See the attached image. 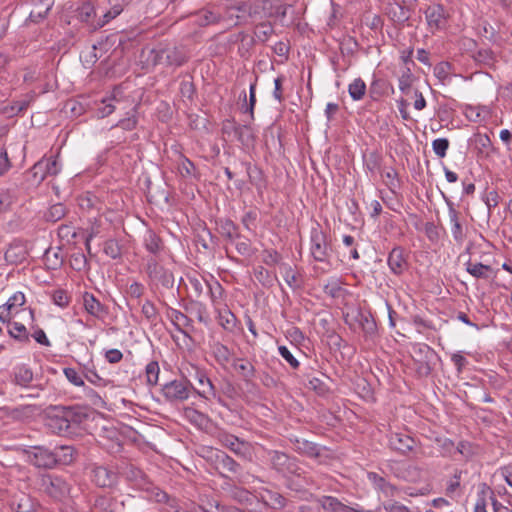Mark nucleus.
<instances>
[{
	"instance_id": "nucleus-1",
	"label": "nucleus",
	"mask_w": 512,
	"mask_h": 512,
	"mask_svg": "<svg viewBox=\"0 0 512 512\" xmlns=\"http://www.w3.org/2000/svg\"><path fill=\"white\" fill-rule=\"evenodd\" d=\"M80 422L81 414L71 406H50L45 418L47 429L59 436L71 434L73 426H78Z\"/></svg>"
},
{
	"instance_id": "nucleus-2",
	"label": "nucleus",
	"mask_w": 512,
	"mask_h": 512,
	"mask_svg": "<svg viewBox=\"0 0 512 512\" xmlns=\"http://www.w3.org/2000/svg\"><path fill=\"white\" fill-rule=\"evenodd\" d=\"M409 354L419 377L429 376L440 359L436 351L425 343L411 344Z\"/></svg>"
},
{
	"instance_id": "nucleus-3",
	"label": "nucleus",
	"mask_w": 512,
	"mask_h": 512,
	"mask_svg": "<svg viewBox=\"0 0 512 512\" xmlns=\"http://www.w3.org/2000/svg\"><path fill=\"white\" fill-rule=\"evenodd\" d=\"M40 490L55 501H63L69 497L71 484L63 476L44 474L40 478Z\"/></svg>"
},
{
	"instance_id": "nucleus-4",
	"label": "nucleus",
	"mask_w": 512,
	"mask_h": 512,
	"mask_svg": "<svg viewBox=\"0 0 512 512\" xmlns=\"http://www.w3.org/2000/svg\"><path fill=\"white\" fill-rule=\"evenodd\" d=\"M25 303V295L22 292L14 293L5 304L0 306V320H10L17 316L25 320H33L34 313L32 309L25 307Z\"/></svg>"
},
{
	"instance_id": "nucleus-5",
	"label": "nucleus",
	"mask_w": 512,
	"mask_h": 512,
	"mask_svg": "<svg viewBox=\"0 0 512 512\" xmlns=\"http://www.w3.org/2000/svg\"><path fill=\"white\" fill-rule=\"evenodd\" d=\"M248 2L245 0H228L224 12L221 14L222 24L234 27L246 24L249 21Z\"/></svg>"
},
{
	"instance_id": "nucleus-6",
	"label": "nucleus",
	"mask_w": 512,
	"mask_h": 512,
	"mask_svg": "<svg viewBox=\"0 0 512 512\" xmlns=\"http://www.w3.org/2000/svg\"><path fill=\"white\" fill-rule=\"evenodd\" d=\"M215 438L219 444L229 449L236 456L243 459H250L252 456V445L250 442L240 439L239 437L228 433L224 430H219Z\"/></svg>"
},
{
	"instance_id": "nucleus-7",
	"label": "nucleus",
	"mask_w": 512,
	"mask_h": 512,
	"mask_svg": "<svg viewBox=\"0 0 512 512\" xmlns=\"http://www.w3.org/2000/svg\"><path fill=\"white\" fill-rule=\"evenodd\" d=\"M146 274L152 286H161L166 289L173 288L174 286V276L172 272L160 265L155 257H149L147 259Z\"/></svg>"
},
{
	"instance_id": "nucleus-8",
	"label": "nucleus",
	"mask_w": 512,
	"mask_h": 512,
	"mask_svg": "<svg viewBox=\"0 0 512 512\" xmlns=\"http://www.w3.org/2000/svg\"><path fill=\"white\" fill-rule=\"evenodd\" d=\"M330 245L326 234L320 228H312L310 233V254L317 262H328Z\"/></svg>"
},
{
	"instance_id": "nucleus-9",
	"label": "nucleus",
	"mask_w": 512,
	"mask_h": 512,
	"mask_svg": "<svg viewBox=\"0 0 512 512\" xmlns=\"http://www.w3.org/2000/svg\"><path fill=\"white\" fill-rule=\"evenodd\" d=\"M268 458L273 469L282 474H297L299 466L297 460L288 454L271 450L268 452Z\"/></svg>"
},
{
	"instance_id": "nucleus-10",
	"label": "nucleus",
	"mask_w": 512,
	"mask_h": 512,
	"mask_svg": "<svg viewBox=\"0 0 512 512\" xmlns=\"http://www.w3.org/2000/svg\"><path fill=\"white\" fill-rule=\"evenodd\" d=\"M192 386L184 380H173L162 387V394L169 402H182L188 399Z\"/></svg>"
},
{
	"instance_id": "nucleus-11",
	"label": "nucleus",
	"mask_w": 512,
	"mask_h": 512,
	"mask_svg": "<svg viewBox=\"0 0 512 512\" xmlns=\"http://www.w3.org/2000/svg\"><path fill=\"white\" fill-rule=\"evenodd\" d=\"M446 204L448 207L452 237L457 244L461 245L466 239L465 219L462 217L461 213L456 210L452 201L446 199Z\"/></svg>"
},
{
	"instance_id": "nucleus-12",
	"label": "nucleus",
	"mask_w": 512,
	"mask_h": 512,
	"mask_svg": "<svg viewBox=\"0 0 512 512\" xmlns=\"http://www.w3.org/2000/svg\"><path fill=\"white\" fill-rule=\"evenodd\" d=\"M466 271L476 279H491L496 277L498 269L490 262H480L473 254L465 263Z\"/></svg>"
},
{
	"instance_id": "nucleus-13",
	"label": "nucleus",
	"mask_w": 512,
	"mask_h": 512,
	"mask_svg": "<svg viewBox=\"0 0 512 512\" xmlns=\"http://www.w3.org/2000/svg\"><path fill=\"white\" fill-rule=\"evenodd\" d=\"M425 17L429 29L434 32L446 27L448 14L440 4H433L427 7Z\"/></svg>"
},
{
	"instance_id": "nucleus-14",
	"label": "nucleus",
	"mask_w": 512,
	"mask_h": 512,
	"mask_svg": "<svg viewBox=\"0 0 512 512\" xmlns=\"http://www.w3.org/2000/svg\"><path fill=\"white\" fill-rule=\"evenodd\" d=\"M30 462L39 468L51 469L56 466L54 452L41 446L32 447L29 452Z\"/></svg>"
},
{
	"instance_id": "nucleus-15",
	"label": "nucleus",
	"mask_w": 512,
	"mask_h": 512,
	"mask_svg": "<svg viewBox=\"0 0 512 512\" xmlns=\"http://www.w3.org/2000/svg\"><path fill=\"white\" fill-rule=\"evenodd\" d=\"M93 482L101 488H111L118 482V474L106 466H95L92 470Z\"/></svg>"
},
{
	"instance_id": "nucleus-16",
	"label": "nucleus",
	"mask_w": 512,
	"mask_h": 512,
	"mask_svg": "<svg viewBox=\"0 0 512 512\" xmlns=\"http://www.w3.org/2000/svg\"><path fill=\"white\" fill-rule=\"evenodd\" d=\"M388 443L392 450L406 454L413 449L415 441L405 433L392 432L389 435Z\"/></svg>"
},
{
	"instance_id": "nucleus-17",
	"label": "nucleus",
	"mask_w": 512,
	"mask_h": 512,
	"mask_svg": "<svg viewBox=\"0 0 512 512\" xmlns=\"http://www.w3.org/2000/svg\"><path fill=\"white\" fill-rule=\"evenodd\" d=\"M171 334L172 338L179 344L183 342L185 346H189V341H195V335L193 327L190 325V322H183V325H180L179 322L173 321L170 322Z\"/></svg>"
},
{
	"instance_id": "nucleus-18",
	"label": "nucleus",
	"mask_w": 512,
	"mask_h": 512,
	"mask_svg": "<svg viewBox=\"0 0 512 512\" xmlns=\"http://www.w3.org/2000/svg\"><path fill=\"white\" fill-rule=\"evenodd\" d=\"M215 465L216 469L219 470V474L225 477L224 472L237 474L241 470V465L235 461L231 456L223 451H217L215 454Z\"/></svg>"
},
{
	"instance_id": "nucleus-19",
	"label": "nucleus",
	"mask_w": 512,
	"mask_h": 512,
	"mask_svg": "<svg viewBox=\"0 0 512 512\" xmlns=\"http://www.w3.org/2000/svg\"><path fill=\"white\" fill-rule=\"evenodd\" d=\"M9 506L15 512H33L36 502L30 495L20 492L12 496Z\"/></svg>"
},
{
	"instance_id": "nucleus-20",
	"label": "nucleus",
	"mask_w": 512,
	"mask_h": 512,
	"mask_svg": "<svg viewBox=\"0 0 512 512\" xmlns=\"http://www.w3.org/2000/svg\"><path fill=\"white\" fill-rule=\"evenodd\" d=\"M261 11L265 19H280L282 20L287 13V7L278 0H263Z\"/></svg>"
},
{
	"instance_id": "nucleus-21",
	"label": "nucleus",
	"mask_w": 512,
	"mask_h": 512,
	"mask_svg": "<svg viewBox=\"0 0 512 512\" xmlns=\"http://www.w3.org/2000/svg\"><path fill=\"white\" fill-rule=\"evenodd\" d=\"M231 365L245 382H251L255 378L256 369L247 359L235 358Z\"/></svg>"
},
{
	"instance_id": "nucleus-22",
	"label": "nucleus",
	"mask_w": 512,
	"mask_h": 512,
	"mask_svg": "<svg viewBox=\"0 0 512 512\" xmlns=\"http://www.w3.org/2000/svg\"><path fill=\"white\" fill-rule=\"evenodd\" d=\"M293 448L299 454L305 455L310 458H318L320 456V449L317 444L310 442L306 439L295 438L291 440Z\"/></svg>"
},
{
	"instance_id": "nucleus-23",
	"label": "nucleus",
	"mask_w": 512,
	"mask_h": 512,
	"mask_svg": "<svg viewBox=\"0 0 512 512\" xmlns=\"http://www.w3.org/2000/svg\"><path fill=\"white\" fill-rule=\"evenodd\" d=\"M388 266L390 270L396 275H400L404 272L407 267V262L404 258L403 250L401 248L396 247L389 253Z\"/></svg>"
},
{
	"instance_id": "nucleus-24",
	"label": "nucleus",
	"mask_w": 512,
	"mask_h": 512,
	"mask_svg": "<svg viewBox=\"0 0 512 512\" xmlns=\"http://www.w3.org/2000/svg\"><path fill=\"white\" fill-rule=\"evenodd\" d=\"M319 505L326 512H354V509L340 502L333 496H322L317 499Z\"/></svg>"
},
{
	"instance_id": "nucleus-25",
	"label": "nucleus",
	"mask_w": 512,
	"mask_h": 512,
	"mask_svg": "<svg viewBox=\"0 0 512 512\" xmlns=\"http://www.w3.org/2000/svg\"><path fill=\"white\" fill-rule=\"evenodd\" d=\"M386 12L388 16L397 23H404L409 20L411 17V11L408 6L400 4V3H390Z\"/></svg>"
},
{
	"instance_id": "nucleus-26",
	"label": "nucleus",
	"mask_w": 512,
	"mask_h": 512,
	"mask_svg": "<svg viewBox=\"0 0 512 512\" xmlns=\"http://www.w3.org/2000/svg\"><path fill=\"white\" fill-rule=\"evenodd\" d=\"M491 111L487 106L467 105L464 109L465 117L475 123L485 122L490 117Z\"/></svg>"
},
{
	"instance_id": "nucleus-27",
	"label": "nucleus",
	"mask_w": 512,
	"mask_h": 512,
	"mask_svg": "<svg viewBox=\"0 0 512 512\" xmlns=\"http://www.w3.org/2000/svg\"><path fill=\"white\" fill-rule=\"evenodd\" d=\"M83 304L86 311L93 317L104 318L106 315L105 307L90 293L83 294Z\"/></svg>"
},
{
	"instance_id": "nucleus-28",
	"label": "nucleus",
	"mask_w": 512,
	"mask_h": 512,
	"mask_svg": "<svg viewBox=\"0 0 512 512\" xmlns=\"http://www.w3.org/2000/svg\"><path fill=\"white\" fill-rule=\"evenodd\" d=\"M280 269L284 281L291 289L297 290L302 287L301 275L291 265L282 264Z\"/></svg>"
},
{
	"instance_id": "nucleus-29",
	"label": "nucleus",
	"mask_w": 512,
	"mask_h": 512,
	"mask_svg": "<svg viewBox=\"0 0 512 512\" xmlns=\"http://www.w3.org/2000/svg\"><path fill=\"white\" fill-rule=\"evenodd\" d=\"M126 477L132 481L135 486L142 490L150 489V481L146 474L137 467L130 466L126 470Z\"/></svg>"
},
{
	"instance_id": "nucleus-30",
	"label": "nucleus",
	"mask_w": 512,
	"mask_h": 512,
	"mask_svg": "<svg viewBox=\"0 0 512 512\" xmlns=\"http://www.w3.org/2000/svg\"><path fill=\"white\" fill-rule=\"evenodd\" d=\"M35 92H29L21 96L19 99L13 101L10 107L5 108V112L10 116L17 115L26 110L29 105L35 100Z\"/></svg>"
},
{
	"instance_id": "nucleus-31",
	"label": "nucleus",
	"mask_w": 512,
	"mask_h": 512,
	"mask_svg": "<svg viewBox=\"0 0 512 512\" xmlns=\"http://www.w3.org/2000/svg\"><path fill=\"white\" fill-rule=\"evenodd\" d=\"M184 416L191 424L195 425L199 429H206L211 423V420L207 415L194 408H186L184 410Z\"/></svg>"
},
{
	"instance_id": "nucleus-32",
	"label": "nucleus",
	"mask_w": 512,
	"mask_h": 512,
	"mask_svg": "<svg viewBox=\"0 0 512 512\" xmlns=\"http://www.w3.org/2000/svg\"><path fill=\"white\" fill-rule=\"evenodd\" d=\"M33 381V371L27 365H19L14 368L13 383L21 387H28Z\"/></svg>"
},
{
	"instance_id": "nucleus-33",
	"label": "nucleus",
	"mask_w": 512,
	"mask_h": 512,
	"mask_svg": "<svg viewBox=\"0 0 512 512\" xmlns=\"http://www.w3.org/2000/svg\"><path fill=\"white\" fill-rule=\"evenodd\" d=\"M212 354L218 364L222 367H226L228 364H232V361L234 360L232 358V352L229 350V348L219 342L212 346Z\"/></svg>"
},
{
	"instance_id": "nucleus-34",
	"label": "nucleus",
	"mask_w": 512,
	"mask_h": 512,
	"mask_svg": "<svg viewBox=\"0 0 512 512\" xmlns=\"http://www.w3.org/2000/svg\"><path fill=\"white\" fill-rule=\"evenodd\" d=\"M354 332H362L366 339H373L378 331L377 322H347Z\"/></svg>"
},
{
	"instance_id": "nucleus-35",
	"label": "nucleus",
	"mask_w": 512,
	"mask_h": 512,
	"mask_svg": "<svg viewBox=\"0 0 512 512\" xmlns=\"http://www.w3.org/2000/svg\"><path fill=\"white\" fill-rule=\"evenodd\" d=\"M143 241L146 250L153 255H157L163 249L161 238L152 230L146 231Z\"/></svg>"
},
{
	"instance_id": "nucleus-36",
	"label": "nucleus",
	"mask_w": 512,
	"mask_h": 512,
	"mask_svg": "<svg viewBox=\"0 0 512 512\" xmlns=\"http://www.w3.org/2000/svg\"><path fill=\"white\" fill-rule=\"evenodd\" d=\"M263 502L273 509H281L286 505V499L280 493L264 489L261 494Z\"/></svg>"
},
{
	"instance_id": "nucleus-37",
	"label": "nucleus",
	"mask_w": 512,
	"mask_h": 512,
	"mask_svg": "<svg viewBox=\"0 0 512 512\" xmlns=\"http://www.w3.org/2000/svg\"><path fill=\"white\" fill-rule=\"evenodd\" d=\"M54 456L56 458V465L62 464V465H68L73 462L74 460V453L75 450L72 446L68 445H62L56 447L54 450Z\"/></svg>"
},
{
	"instance_id": "nucleus-38",
	"label": "nucleus",
	"mask_w": 512,
	"mask_h": 512,
	"mask_svg": "<svg viewBox=\"0 0 512 512\" xmlns=\"http://www.w3.org/2000/svg\"><path fill=\"white\" fill-rule=\"evenodd\" d=\"M324 293L332 298H340L344 294L342 281L339 278L331 277L323 287Z\"/></svg>"
},
{
	"instance_id": "nucleus-39",
	"label": "nucleus",
	"mask_w": 512,
	"mask_h": 512,
	"mask_svg": "<svg viewBox=\"0 0 512 512\" xmlns=\"http://www.w3.org/2000/svg\"><path fill=\"white\" fill-rule=\"evenodd\" d=\"M164 55L166 65L181 66L186 61L185 55L176 47L165 48Z\"/></svg>"
},
{
	"instance_id": "nucleus-40",
	"label": "nucleus",
	"mask_w": 512,
	"mask_h": 512,
	"mask_svg": "<svg viewBox=\"0 0 512 512\" xmlns=\"http://www.w3.org/2000/svg\"><path fill=\"white\" fill-rule=\"evenodd\" d=\"M273 33L274 27L270 21L260 22L259 24L256 25L254 30L255 38L262 43L268 41V39L272 36Z\"/></svg>"
},
{
	"instance_id": "nucleus-41",
	"label": "nucleus",
	"mask_w": 512,
	"mask_h": 512,
	"mask_svg": "<svg viewBox=\"0 0 512 512\" xmlns=\"http://www.w3.org/2000/svg\"><path fill=\"white\" fill-rule=\"evenodd\" d=\"M348 92L354 101L361 100L366 93L365 82L361 78L354 79L348 86Z\"/></svg>"
},
{
	"instance_id": "nucleus-42",
	"label": "nucleus",
	"mask_w": 512,
	"mask_h": 512,
	"mask_svg": "<svg viewBox=\"0 0 512 512\" xmlns=\"http://www.w3.org/2000/svg\"><path fill=\"white\" fill-rule=\"evenodd\" d=\"M493 495V492L486 484H482L481 488L477 493V500L474 507V512H487V497L488 495Z\"/></svg>"
},
{
	"instance_id": "nucleus-43",
	"label": "nucleus",
	"mask_w": 512,
	"mask_h": 512,
	"mask_svg": "<svg viewBox=\"0 0 512 512\" xmlns=\"http://www.w3.org/2000/svg\"><path fill=\"white\" fill-rule=\"evenodd\" d=\"M10 335L19 340L27 341L29 339V333L26 327L20 322H7Z\"/></svg>"
},
{
	"instance_id": "nucleus-44",
	"label": "nucleus",
	"mask_w": 512,
	"mask_h": 512,
	"mask_svg": "<svg viewBox=\"0 0 512 512\" xmlns=\"http://www.w3.org/2000/svg\"><path fill=\"white\" fill-rule=\"evenodd\" d=\"M45 162L44 170L40 177L39 182L43 181L47 176H55L60 172V166L58 164L57 157H51L47 159H42Z\"/></svg>"
},
{
	"instance_id": "nucleus-45",
	"label": "nucleus",
	"mask_w": 512,
	"mask_h": 512,
	"mask_svg": "<svg viewBox=\"0 0 512 512\" xmlns=\"http://www.w3.org/2000/svg\"><path fill=\"white\" fill-rule=\"evenodd\" d=\"M474 142L480 153L489 155L493 151L492 141L487 134H476Z\"/></svg>"
},
{
	"instance_id": "nucleus-46",
	"label": "nucleus",
	"mask_w": 512,
	"mask_h": 512,
	"mask_svg": "<svg viewBox=\"0 0 512 512\" xmlns=\"http://www.w3.org/2000/svg\"><path fill=\"white\" fill-rule=\"evenodd\" d=\"M178 171L182 177L191 178L196 174V168L194 164L185 156L180 155V161L178 163Z\"/></svg>"
},
{
	"instance_id": "nucleus-47",
	"label": "nucleus",
	"mask_w": 512,
	"mask_h": 512,
	"mask_svg": "<svg viewBox=\"0 0 512 512\" xmlns=\"http://www.w3.org/2000/svg\"><path fill=\"white\" fill-rule=\"evenodd\" d=\"M437 446L441 449V455L444 457H450L454 453L455 443L453 440L447 437H435L434 439Z\"/></svg>"
},
{
	"instance_id": "nucleus-48",
	"label": "nucleus",
	"mask_w": 512,
	"mask_h": 512,
	"mask_svg": "<svg viewBox=\"0 0 512 512\" xmlns=\"http://www.w3.org/2000/svg\"><path fill=\"white\" fill-rule=\"evenodd\" d=\"M159 372L160 368L157 361H151L146 365L145 374L148 385L155 386L158 383Z\"/></svg>"
},
{
	"instance_id": "nucleus-49",
	"label": "nucleus",
	"mask_w": 512,
	"mask_h": 512,
	"mask_svg": "<svg viewBox=\"0 0 512 512\" xmlns=\"http://www.w3.org/2000/svg\"><path fill=\"white\" fill-rule=\"evenodd\" d=\"M114 102H118L116 93L102 100V106L98 108V115L101 118L107 117L115 111Z\"/></svg>"
},
{
	"instance_id": "nucleus-50",
	"label": "nucleus",
	"mask_w": 512,
	"mask_h": 512,
	"mask_svg": "<svg viewBox=\"0 0 512 512\" xmlns=\"http://www.w3.org/2000/svg\"><path fill=\"white\" fill-rule=\"evenodd\" d=\"M248 14H249V20L252 21H260L265 19L263 12L261 11V5H263V0H254L250 1L248 0Z\"/></svg>"
},
{
	"instance_id": "nucleus-51",
	"label": "nucleus",
	"mask_w": 512,
	"mask_h": 512,
	"mask_svg": "<svg viewBox=\"0 0 512 512\" xmlns=\"http://www.w3.org/2000/svg\"><path fill=\"white\" fill-rule=\"evenodd\" d=\"M95 15V8L90 2L83 3L77 10V17L81 22L90 23Z\"/></svg>"
},
{
	"instance_id": "nucleus-52",
	"label": "nucleus",
	"mask_w": 512,
	"mask_h": 512,
	"mask_svg": "<svg viewBox=\"0 0 512 512\" xmlns=\"http://www.w3.org/2000/svg\"><path fill=\"white\" fill-rule=\"evenodd\" d=\"M51 300L55 305L64 308L70 303L71 297L66 290L57 289L51 293Z\"/></svg>"
},
{
	"instance_id": "nucleus-53",
	"label": "nucleus",
	"mask_w": 512,
	"mask_h": 512,
	"mask_svg": "<svg viewBox=\"0 0 512 512\" xmlns=\"http://www.w3.org/2000/svg\"><path fill=\"white\" fill-rule=\"evenodd\" d=\"M137 122L138 120L136 117V108L134 107L131 112L128 113V117L119 120L115 126L120 127L126 131H131L136 128Z\"/></svg>"
},
{
	"instance_id": "nucleus-54",
	"label": "nucleus",
	"mask_w": 512,
	"mask_h": 512,
	"mask_svg": "<svg viewBox=\"0 0 512 512\" xmlns=\"http://www.w3.org/2000/svg\"><path fill=\"white\" fill-rule=\"evenodd\" d=\"M200 25H209L214 23H222L221 14L210 10H203L199 13Z\"/></svg>"
},
{
	"instance_id": "nucleus-55",
	"label": "nucleus",
	"mask_w": 512,
	"mask_h": 512,
	"mask_svg": "<svg viewBox=\"0 0 512 512\" xmlns=\"http://www.w3.org/2000/svg\"><path fill=\"white\" fill-rule=\"evenodd\" d=\"M165 48L149 49L147 54V62L149 65L156 66L164 64L165 61Z\"/></svg>"
},
{
	"instance_id": "nucleus-56",
	"label": "nucleus",
	"mask_w": 512,
	"mask_h": 512,
	"mask_svg": "<svg viewBox=\"0 0 512 512\" xmlns=\"http://www.w3.org/2000/svg\"><path fill=\"white\" fill-rule=\"evenodd\" d=\"M66 213L65 206L61 203L52 205L46 213V219L52 222H56L64 217Z\"/></svg>"
},
{
	"instance_id": "nucleus-57",
	"label": "nucleus",
	"mask_w": 512,
	"mask_h": 512,
	"mask_svg": "<svg viewBox=\"0 0 512 512\" xmlns=\"http://www.w3.org/2000/svg\"><path fill=\"white\" fill-rule=\"evenodd\" d=\"M448 148L449 141L446 138H437L432 142V149L440 158H444L446 156Z\"/></svg>"
},
{
	"instance_id": "nucleus-58",
	"label": "nucleus",
	"mask_w": 512,
	"mask_h": 512,
	"mask_svg": "<svg viewBox=\"0 0 512 512\" xmlns=\"http://www.w3.org/2000/svg\"><path fill=\"white\" fill-rule=\"evenodd\" d=\"M190 288L194 291L196 296H199L207 286V282L200 276H188L187 277Z\"/></svg>"
},
{
	"instance_id": "nucleus-59",
	"label": "nucleus",
	"mask_w": 512,
	"mask_h": 512,
	"mask_svg": "<svg viewBox=\"0 0 512 512\" xmlns=\"http://www.w3.org/2000/svg\"><path fill=\"white\" fill-rule=\"evenodd\" d=\"M70 265L76 271H83L87 267V258L81 253H74L70 258Z\"/></svg>"
},
{
	"instance_id": "nucleus-60",
	"label": "nucleus",
	"mask_w": 512,
	"mask_h": 512,
	"mask_svg": "<svg viewBox=\"0 0 512 512\" xmlns=\"http://www.w3.org/2000/svg\"><path fill=\"white\" fill-rule=\"evenodd\" d=\"M121 11L122 9L120 7L114 6L111 10L104 13L102 19H100L96 24H92V27L94 29L103 27L109 21L118 16L121 13Z\"/></svg>"
},
{
	"instance_id": "nucleus-61",
	"label": "nucleus",
	"mask_w": 512,
	"mask_h": 512,
	"mask_svg": "<svg viewBox=\"0 0 512 512\" xmlns=\"http://www.w3.org/2000/svg\"><path fill=\"white\" fill-rule=\"evenodd\" d=\"M146 491L149 492L151 494V497L158 503L166 504L169 501V495L165 491L154 486L151 482H150V489L146 490Z\"/></svg>"
},
{
	"instance_id": "nucleus-62",
	"label": "nucleus",
	"mask_w": 512,
	"mask_h": 512,
	"mask_svg": "<svg viewBox=\"0 0 512 512\" xmlns=\"http://www.w3.org/2000/svg\"><path fill=\"white\" fill-rule=\"evenodd\" d=\"M64 375L66 376L68 381L71 382L75 386L81 387V386L85 385L82 377L74 368H70V367L65 368Z\"/></svg>"
},
{
	"instance_id": "nucleus-63",
	"label": "nucleus",
	"mask_w": 512,
	"mask_h": 512,
	"mask_svg": "<svg viewBox=\"0 0 512 512\" xmlns=\"http://www.w3.org/2000/svg\"><path fill=\"white\" fill-rule=\"evenodd\" d=\"M85 378L87 381L98 387H105L108 384V381L99 376L98 373L94 370H87L85 373Z\"/></svg>"
},
{
	"instance_id": "nucleus-64",
	"label": "nucleus",
	"mask_w": 512,
	"mask_h": 512,
	"mask_svg": "<svg viewBox=\"0 0 512 512\" xmlns=\"http://www.w3.org/2000/svg\"><path fill=\"white\" fill-rule=\"evenodd\" d=\"M104 252L109 257L116 259L120 257L121 252L118 243L115 240H108L104 246Z\"/></svg>"
}]
</instances>
